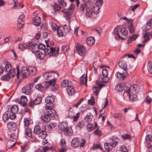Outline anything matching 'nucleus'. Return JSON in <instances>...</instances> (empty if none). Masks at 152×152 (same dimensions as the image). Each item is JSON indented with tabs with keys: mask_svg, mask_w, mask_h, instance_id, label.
<instances>
[{
	"mask_svg": "<svg viewBox=\"0 0 152 152\" xmlns=\"http://www.w3.org/2000/svg\"><path fill=\"white\" fill-rule=\"evenodd\" d=\"M102 75H100L99 77V81L101 83H106L109 80L107 77L108 75L107 70L106 69H103L102 71Z\"/></svg>",
	"mask_w": 152,
	"mask_h": 152,
	"instance_id": "5",
	"label": "nucleus"
},
{
	"mask_svg": "<svg viewBox=\"0 0 152 152\" xmlns=\"http://www.w3.org/2000/svg\"><path fill=\"white\" fill-rule=\"evenodd\" d=\"M18 46L19 48L23 50L26 48L27 47H28V45H27L25 43L20 44Z\"/></svg>",
	"mask_w": 152,
	"mask_h": 152,
	"instance_id": "53",
	"label": "nucleus"
},
{
	"mask_svg": "<svg viewBox=\"0 0 152 152\" xmlns=\"http://www.w3.org/2000/svg\"><path fill=\"white\" fill-rule=\"evenodd\" d=\"M62 29L63 28L64 31L66 33H68L71 30V28L69 26H67L66 24L61 26Z\"/></svg>",
	"mask_w": 152,
	"mask_h": 152,
	"instance_id": "38",
	"label": "nucleus"
},
{
	"mask_svg": "<svg viewBox=\"0 0 152 152\" xmlns=\"http://www.w3.org/2000/svg\"><path fill=\"white\" fill-rule=\"evenodd\" d=\"M93 12L95 14H98L99 12V10L100 8L99 6L93 7Z\"/></svg>",
	"mask_w": 152,
	"mask_h": 152,
	"instance_id": "49",
	"label": "nucleus"
},
{
	"mask_svg": "<svg viewBox=\"0 0 152 152\" xmlns=\"http://www.w3.org/2000/svg\"><path fill=\"white\" fill-rule=\"evenodd\" d=\"M8 129L11 131H15L17 128L16 123L13 121H10L8 122L7 124Z\"/></svg>",
	"mask_w": 152,
	"mask_h": 152,
	"instance_id": "15",
	"label": "nucleus"
},
{
	"mask_svg": "<svg viewBox=\"0 0 152 152\" xmlns=\"http://www.w3.org/2000/svg\"><path fill=\"white\" fill-rule=\"evenodd\" d=\"M87 128L89 132H91L94 129L93 124L91 123L88 124L87 126Z\"/></svg>",
	"mask_w": 152,
	"mask_h": 152,
	"instance_id": "55",
	"label": "nucleus"
},
{
	"mask_svg": "<svg viewBox=\"0 0 152 152\" xmlns=\"http://www.w3.org/2000/svg\"><path fill=\"white\" fill-rule=\"evenodd\" d=\"M104 86V84H100L98 85V86H95L93 89L94 93L97 96L100 88Z\"/></svg>",
	"mask_w": 152,
	"mask_h": 152,
	"instance_id": "22",
	"label": "nucleus"
},
{
	"mask_svg": "<svg viewBox=\"0 0 152 152\" xmlns=\"http://www.w3.org/2000/svg\"><path fill=\"white\" fill-rule=\"evenodd\" d=\"M60 145L62 148H65L66 145V141L64 139H61L60 141Z\"/></svg>",
	"mask_w": 152,
	"mask_h": 152,
	"instance_id": "58",
	"label": "nucleus"
},
{
	"mask_svg": "<svg viewBox=\"0 0 152 152\" xmlns=\"http://www.w3.org/2000/svg\"><path fill=\"white\" fill-rule=\"evenodd\" d=\"M50 56L52 55L55 56H57L58 53V51L57 50H56L54 48H50Z\"/></svg>",
	"mask_w": 152,
	"mask_h": 152,
	"instance_id": "34",
	"label": "nucleus"
},
{
	"mask_svg": "<svg viewBox=\"0 0 152 152\" xmlns=\"http://www.w3.org/2000/svg\"><path fill=\"white\" fill-rule=\"evenodd\" d=\"M152 136L151 134H148L145 137V141L148 144H150L152 141Z\"/></svg>",
	"mask_w": 152,
	"mask_h": 152,
	"instance_id": "42",
	"label": "nucleus"
},
{
	"mask_svg": "<svg viewBox=\"0 0 152 152\" xmlns=\"http://www.w3.org/2000/svg\"><path fill=\"white\" fill-rule=\"evenodd\" d=\"M68 127V124L66 122H62L58 125V129L61 131H64Z\"/></svg>",
	"mask_w": 152,
	"mask_h": 152,
	"instance_id": "17",
	"label": "nucleus"
},
{
	"mask_svg": "<svg viewBox=\"0 0 152 152\" xmlns=\"http://www.w3.org/2000/svg\"><path fill=\"white\" fill-rule=\"evenodd\" d=\"M10 141L14 142L16 140V136L14 134H12L10 135Z\"/></svg>",
	"mask_w": 152,
	"mask_h": 152,
	"instance_id": "61",
	"label": "nucleus"
},
{
	"mask_svg": "<svg viewBox=\"0 0 152 152\" xmlns=\"http://www.w3.org/2000/svg\"><path fill=\"white\" fill-rule=\"evenodd\" d=\"M56 124L54 122H50L49 124L46 126H43L44 129L46 132L48 133H50L52 131V130L55 128L56 126Z\"/></svg>",
	"mask_w": 152,
	"mask_h": 152,
	"instance_id": "8",
	"label": "nucleus"
},
{
	"mask_svg": "<svg viewBox=\"0 0 152 152\" xmlns=\"http://www.w3.org/2000/svg\"><path fill=\"white\" fill-rule=\"evenodd\" d=\"M128 75V73L126 72L123 73L117 72L115 74L118 79L120 80H124L126 78V76Z\"/></svg>",
	"mask_w": 152,
	"mask_h": 152,
	"instance_id": "16",
	"label": "nucleus"
},
{
	"mask_svg": "<svg viewBox=\"0 0 152 152\" xmlns=\"http://www.w3.org/2000/svg\"><path fill=\"white\" fill-rule=\"evenodd\" d=\"M42 130L39 126L37 125L35 126L34 128L33 131L34 133L36 135L39 134L41 132Z\"/></svg>",
	"mask_w": 152,
	"mask_h": 152,
	"instance_id": "33",
	"label": "nucleus"
},
{
	"mask_svg": "<svg viewBox=\"0 0 152 152\" xmlns=\"http://www.w3.org/2000/svg\"><path fill=\"white\" fill-rule=\"evenodd\" d=\"M76 50L80 56H83L86 53V50L83 45H80L79 44L77 43L76 45Z\"/></svg>",
	"mask_w": 152,
	"mask_h": 152,
	"instance_id": "6",
	"label": "nucleus"
},
{
	"mask_svg": "<svg viewBox=\"0 0 152 152\" xmlns=\"http://www.w3.org/2000/svg\"><path fill=\"white\" fill-rule=\"evenodd\" d=\"M120 32L122 35L126 36L128 35V31L126 28L124 27L122 28L120 26Z\"/></svg>",
	"mask_w": 152,
	"mask_h": 152,
	"instance_id": "31",
	"label": "nucleus"
},
{
	"mask_svg": "<svg viewBox=\"0 0 152 152\" xmlns=\"http://www.w3.org/2000/svg\"><path fill=\"white\" fill-rule=\"evenodd\" d=\"M64 134L66 136H70L72 134V131L71 129L68 127L64 131Z\"/></svg>",
	"mask_w": 152,
	"mask_h": 152,
	"instance_id": "35",
	"label": "nucleus"
},
{
	"mask_svg": "<svg viewBox=\"0 0 152 152\" xmlns=\"http://www.w3.org/2000/svg\"><path fill=\"white\" fill-rule=\"evenodd\" d=\"M28 71L30 74L34 75L35 74L37 69L34 66H29L28 67Z\"/></svg>",
	"mask_w": 152,
	"mask_h": 152,
	"instance_id": "30",
	"label": "nucleus"
},
{
	"mask_svg": "<svg viewBox=\"0 0 152 152\" xmlns=\"http://www.w3.org/2000/svg\"><path fill=\"white\" fill-rule=\"evenodd\" d=\"M4 70L5 72L10 73L13 72L14 74H15V69H12L11 65L10 63L7 62L5 65Z\"/></svg>",
	"mask_w": 152,
	"mask_h": 152,
	"instance_id": "12",
	"label": "nucleus"
},
{
	"mask_svg": "<svg viewBox=\"0 0 152 152\" xmlns=\"http://www.w3.org/2000/svg\"><path fill=\"white\" fill-rule=\"evenodd\" d=\"M115 89L117 92H121L124 89V87L122 84H118L116 85Z\"/></svg>",
	"mask_w": 152,
	"mask_h": 152,
	"instance_id": "28",
	"label": "nucleus"
},
{
	"mask_svg": "<svg viewBox=\"0 0 152 152\" xmlns=\"http://www.w3.org/2000/svg\"><path fill=\"white\" fill-rule=\"evenodd\" d=\"M74 89L71 86H69L67 88V92L69 95H72L75 93Z\"/></svg>",
	"mask_w": 152,
	"mask_h": 152,
	"instance_id": "32",
	"label": "nucleus"
},
{
	"mask_svg": "<svg viewBox=\"0 0 152 152\" xmlns=\"http://www.w3.org/2000/svg\"><path fill=\"white\" fill-rule=\"evenodd\" d=\"M39 52V53L36 55L37 58L39 59H43L45 57V54L42 52Z\"/></svg>",
	"mask_w": 152,
	"mask_h": 152,
	"instance_id": "45",
	"label": "nucleus"
},
{
	"mask_svg": "<svg viewBox=\"0 0 152 152\" xmlns=\"http://www.w3.org/2000/svg\"><path fill=\"white\" fill-rule=\"evenodd\" d=\"M94 134L98 136H101L102 133L101 131H100L98 127H97L96 130L94 132Z\"/></svg>",
	"mask_w": 152,
	"mask_h": 152,
	"instance_id": "46",
	"label": "nucleus"
},
{
	"mask_svg": "<svg viewBox=\"0 0 152 152\" xmlns=\"http://www.w3.org/2000/svg\"><path fill=\"white\" fill-rule=\"evenodd\" d=\"M95 40L93 37L88 38L86 39V42L87 44L90 46H92L95 42Z\"/></svg>",
	"mask_w": 152,
	"mask_h": 152,
	"instance_id": "26",
	"label": "nucleus"
},
{
	"mask_svg": "<svg viewBox=\"0 0 152 152\" xmlns=\"http://www.w3.org/2000/svg\"><path fill=\"white\" fill-rule=\"evenodd\" d=\"M32 23L33 24L36 26L40 25L41 22V19L39 17L36 16L33 18Z\"/></svg>",
	"mask_w": 152,
	"mask_h": 152,
	"instance_id": "20",
	"label": "nucleus"
},
{
	"mask_svg": "<svg viewBox=\"0 0 152 152\" xmlns=\"http://www.w3.org/2000/svg\"><path fill=\"white\" fill-rule=\"evenodd\" d=\"M56 30L58 36L61 37L63 36V33L62 28L61 29L60 27H57L56 29Z\"/></svg>",
	"mask_w": 152,
	"mask_h": 152,
	"instance_id": "44",
	"label": "nucleus"
},
{
	"mask_svg": "<svg viewBox=\"0 0 152 152\" xmlns=\"http://www.w3.org/2000/svg\"><path fill=\"white\" fill-rule=\"evenodd\" d=\"M21 76L23 78H26L29 76L30 72L28 71V67L26 66H22L20 71Z\"/></svg>",
	"mask_w": 152,
	"mask_h": 152,
	"instance_id": "10",
	"label": "nucleus"
},
{
	"mask_svg": "<svg viewBox=\"0 0 152 152\" xmlns=\"http://www.w3.org/2000/svg\"><path fill=\"white\" fill-rule=\"evenodd\" d=\"M110 140V144L113 148L115 147L119 141V139L116 137H113Z\"/></svg>",
	"mask_w": 152,
	"mask_h": 152,
	"instance_id": "13",
	"label": "nucleus"
},
{
	"mask_svg": "<svg viewBox=\"0 0 152 152\" xmlns=\"http://www.w3.org/2000/svg\"><path fill=\"white\" fill-rule=\"evenodd\" d=\"M75 7V4L72 3L68 9H64L62 10V12L64 13V16L67 20H69L71 19V16L72 14L73 9Z\"/></svg>",
	"mask_w": 152,
	"mask_h": 152,
	"instance_id": "4",
	"label": "nucleus"
},
{
	"mask_svg": "<svg viewBox=\"0 0 152 152\" xmlns=\"http://www.w3.org/2000/svg\"><path fill=\"white\" fill-rule=\"evenodd\" d=\"M138 35L135 34L131 37L128 40V43H131L133 40H135L138 37Z\"/></svg>",
	"mask_w": 152,
	"mask_h": 152,
	"instance_id": "51",
	"label": "nucleus"
},
{
	"mask_svg": "<svg viewBox=\"0 0 152 152\" xmlns=\"http://www.w3.org/2000/svg\"><path fill=\"white\" fill-rule=\"evenodd\" d=\"M118 65L119 67L126 71L127 69L126 62L122 60L118 62Z\"/></svg>",
	"mask_w": 152,
	"mask_h": 152,
	"instance_id": "19",
	"label": "nucleus"
},
{
	"mask_svg": "<svg viewBox=\"0 0 152 152\" xmlns=\"http://www.w3.org/2000/svg\"><path fill=\"white\" fill-rule=\"evenodd\" d=\"M10 116H11V115L10 111H7L6 112L3 116L2 119L3 121L4 122H6L9 118L11 120L13 119H12L10 118Z\"/></svg>",
	"mask_w": 152,
	"mask_h": 152,
	"instance_id": "18",
	"label": "nucleus"
},
{
	"mask_svg": "<svg viewBox=\"0 0 152 152\" xmlns=\"http://www.w3.org/2000/svg\"><path fill=\"white\" fill-rule=\"evenodd\" d=\"M128 23L130 24L128 27L129 31L130 33L133 34L135 31V29L133 26V23L132 20L131 19L129 20Z\"/></svg>",
	"mask_w": 152,
	"mask_h": 152,
	"instance_id": "25",
	"label": "nucleus"
},
{
	"mask_svg": "<svg viewBox=\"0 0 152 152\" xmlns=\"http://www.w3.org/2000/svg\"><path fill=\"white\" fill-rule=\"evenodd\" d=\"M15 75V74H14L13 72L10 73L7 72V74L2 76L1 77V79L2 80L8 81L10 78L13 77Z\"/></svg>",
	"mask_w": 152,
	"mask_h": 152,
	"instance_id": "14",
	"label": "nucleus"
},
{
	"mask_svg": "<svg viewBox=\"0 0 152 152\" xmlns=\"http://www.w3.org/2000/svg\"><path fill=\"white\" fill-rule=\"evenodd\" d=\"M103 0H98L96 1V3L97 6L99 7L100 6L102 5L103 4Z\"/></svg>",
	"mask_w": 152,
	"mask_h": 152,
	"instance_id": "63",
	"label": "nucleus"
},
{
	"mask_svg": "<svg viewBox=\"0 0 152 152\" xmlns=\"http://www.w3.org/2000/svg\"><path fill=\"white\" fill-rule=\"evenodd\" d=\"M88 5V3H81L79 7V10L82 12H83L86 7Z\"/></svg>",
	"mask_w": 152,
	"mask_h": 152,
	"instance_id": "36",
	"label": "nucleus"
},
{
	"mask_svg": "<svg viewBox=\"0 0 152 152\" xmlns=\"http://www.w3.org/2000/svg\"><path fill=\"white\" fill-rule=\"evenodd\" d=\"M69 85V81L68 80H64L62 81L61 83V87L64 88L67 86L68 87Z\"/></svg>",
	"mask_w": 152,
	"mask_h": 152,
	"instance_id": "48",
	"label": "nucleus"
},
{
	"mask_svg": "<svg viewBox=\"0 0 152 152\" xmlns=\"http://www.w3.org/2000/svg\"><path fill=\"white\" fill-rule=\"evenodd\" d=\"M121 151L124 152H128V150L126 146H122L121 148Z\"/></svg>",
	"mask_w": 152,
	"mask_h": 152,
	"instance_id": "64",
	"label": "nucleus"
},
{
	"mask_svg": "<svg viewBox=\"0 0 152 152\" xmlns=\"http://www.w3.org/2000/svg\"><path fill=\"white\" fill-rule=\"evenodd\" d=\"M25 132L24 134L29 137L32 138V130L29 127L25 128Z\"/></svg>",
	"mask_w": 152,
	"mask_h": 152,
	"instance_id": "24",
	"label": "nucleus"
},
{
	"mask_svg": "<svg viewBox=\"0 0 152 152\" xmlns=\"http://www.w3.org/2000/svg\"><path fill=\"white\" fill-rule=\"evenodd\" d=\"M51 74L49 73L46 72L43 75V77L46 80L49 79V78H50L51 77Z\"/></svg>",
	"mask_w": 152,
	"mask_h": 152,
	"instance_id": "57",
	"label": "nucleus"
},
{
	"mask_svg": "<svg viewBox=\"0 0 152 152\" xmlns=\"http://www.w3.org/2000/svg\"><path fill=\"white\" fill-rule=\"evenodd\" d=\"M36 88L41 92H43L45 90V87L41 84H37L35 86Z\"/></svg>",
	"mask_w": 152,
	"mask_h": 152,
	"instance_id": "40",
	"label": "nucleus"
},
{
	"mask_svg": "<svg viewBox=\"0 0 152 152\" xmlns=\"http://www.w3.org/2000/svg\"><path fill=\"white\" fill-rule=\"evenodd\" d=\"M39 134L41 138L44 139L46 136L47 133L43 129H42L41 132H40V133Z\"/></svg>",
	"mask_w": 152,
	"mask_h": 152,
	"instance_id": "43",
	"label": "nucleus"
},
{
	"mask_svg": "<svg viewBox=\"0 0 152 152\" xmlns=\"http://www.w3.org/2000/svg\"><path fill=\"white\" fill-rule=\"evenodd\" d=\"M93 116L92 115H87L85 117V120L86 122H90L93 119Z\"/></svg>",
	"mask_w": 152,
	"mask_h": 152,
	"instance_id": "37",
	"label": "nucleus"
},
{
	"mask_svg": "<svg viewBox=\"0 0 152 152\" xmlns=\"http://www.w3.org/2000/svg\"><path fill=\"white\" fill-rule=\"evenodd\" d=\"M61 6L58 5L56 3H54L53 6V8L54 11H60L61 9Z\"/></svg>",
	"mask_w": 152,
	"mask_h": 152,
	"instance_id": "39",
	"label": "nucleus"
},
{
	"mask_svg": "<svg viewBox=\"0 0 152 152\" xmlns=\"http://www.w3.org/2000/svg\"><path fill=\"white\" fill-rule=\"evenodd\" d=\"M93 146V149H99L100 150H102L103 149L101 145L99 144L95 145Z\"/></svg>",
	"mask_w": 152,
	"mask_h": 152,
	"instance_id": "59",
	"label": "nucleus"
},
{
	"mask_svg": "<svg viewBox=\"0 0 152 152\" xmlns=\"http://www.w3.org/2000/svg\"><path fill=\"white\" fill-rule=\"evenodd\" d=\"M139 90V87L137 84H133L131 86L127 91H125L123 96L124 98H128L131 102H133L137 100V95L136 94Z\"/></svg>",
	"mask_w": 152,
	"mask_h": 152,
	"instance_id": "2",
	"label": "nucleus"
},
{
	"mask_svg": "<svg viewBox=\"0 0 152 152\" xmlns=\"http://www.w3.org/2000/svg\"><path fill=\"white\" fill-rule=\"evenodd\" d=\"M58 3L59 4V6H61V7L64 8L67 5L66 2H65L64 0H58Z\"/></svg>",
	"mask_w": 152,
	"mask_h": 152,
	"instance_id": "41",
	"label": "nucleus"
},
{
	"mask_svg": "<svg viewBox=\"0 0 152 152\" xmlns=\"http://www.w3.org/2000/svg\"><path fill=\"white\" fill-rule=\"evenodd\" d=\"M28 48L34 53H36L39 52L38 45L35 44H32V43L30 42L28 44Z\"/></svg>",
	"mask_w": 152,
	"mask_h": 152,
	"instance_id": "11",
	"label": "nucleus"
},
{
	"mask_svg": "<svg viewBox=\"0 0 152 152\" xmlns=\"http://www.w3.org/2000/svg\"><path fill=\"white\" fill-rule=\"evenodd\" d=\"M24 124L25 128L29 127V121L28 119L27 118H25L24 120Z\"/></svg>",
	"mask_w": 152,
	"mask_h": 152,
	"instance_id": "54",
	"label": "nucleus"
},
{
	"mask_svg": "<svg viewBox=\"0 0 152 152\" xmlns=\"http://www.w3.org/2000/svg\"><path fill=\"white\" fill-rule=\"evenodd\" d=\"M22 91L23 93L26 95L30 94V90L27 87H25L22 88Z\"/></svg>",
	"mask_w": 152,
	"mask_h": 152,
	"instance_id": "52",
	"label": "nucleus"
},
{
	"mask_svg": "<svg viewBox=\"0 0 152 152\" xmlns=\"http://www.w3.org/2000/svg\"><path fill=\"white\" fill-rule=\"evenodd\" d=\"M120 26H117L114 29L113 32L115 36L118 37L119 39H121L122 40L124 39H125L123 38L119 34V31H120Z\"/></svg>",
	"mask_w": 152,
	"mask_h": 152,
	"instance_id": "21",
	"label": "nucleus"
},
{
	"mask_svg": "<svg viewBox=\"0 0 152 152\" xmlns=\"http://www.w3.org/2000/svg\"><path fill=\"white\" fill-rule=\"evenodd\" d=\"M42 98L41 97H37L34 100L31 99L28 103V105L31 107H33L34 105L39 104L41 102Z\"/></svg>",
	"mask_w": 152,
	"mask_h": 152,
	"instance_id": "7",
	"label": "nucleus"
},
{
	"mask_svg": "<svg viewBox=\"0 0 152 152\" xmlns=\"http://www.w3.org/2000/svg\"><path fill=\"white\" fill-rule=\"evenodd\" d=\"M18 108L17 105H14L12 106L10 111L11 115L10 118L12 119H14L15 118V114L18 112Z\"/></svg>",
	"mask_w": 152,
	"mask_h": 152,
	"instance_id": "9",
	"label": "nucleus"
},
{
	"mask_svg": "<svg viewBox=\"0 0 152 152\" xmlns=\"http://www.w3.org/2000/svg\"><path fill=\"white\" fill-rule=\"evenodd\" d=\"M87 73L84 77V74L82 75L80 79V83L81 85H83L86 83V86H87Z\"/></svg>",
	"mask_w": 152,
	"mask_h": 152,
	"instance_id": "23",
	"label": "nucleus"
},
{
	"mask_svg": "<svg viewBox=\"0 0 152 152\" xmlns=\"http://www.w3.org/2000/svg\"><path fill=\"white\" fill-rule=\"evenodd\" d=\"M55 100V97L53 96H49L45 98V102L46 103L45 106L46 109L44 111V115L40 117L43 121L49 122L51 120V117L55 114V110L52 109L53 107V103Z\"/></svg>",
	"mask_w": 152,
	"mask_h": 152,
	"instance_id": "1",
	"label": "nucleus"
},
{
	"mask_svg": "<svg viewBox=\"0 0 152 152\" xmlns=\"http://www.w3.org/2000/svg\"><path fill=\"white\" fill-rule=\"evenodd\" d=\"M84 125V122L83 121H79L76 125L77 129H81L83 128Z\"/></svg>",
	"mask_w": 152,
	"mask_h": 152,
	"instance_id": "50",
	"label": "nucleus"
},
{
	"mask_svg": "<svg viewBox=\"0 0 152 152\" xmlns=\"http://www.w3.org/2000/svg\"><path fill=\"white\" fill-rule=\"evenodd\" d=\"M28 142H27L24 143L23 146L22 147V149H23L24 151H25L27 150L28 148Z\"/></svg>",
	"mask_w": 152,
	"mask_h": 152,
	"instance_id": "62",
	"label": "nucleus"
},
{
	"mask_svg": "<svg viewBox=\"0 0 152 152\" xmlns=\"http://www.w3.org/2000/svg\"><path fill=\"white\" fill-rule=\"evenodd\" d=\"M42 52L43 53H44L45 55H47L49 54L50 55V48H46L45 47V49H44L43 50Z\"/></svg>",
	"mask_w": 152,
	"mask_h": 152,
	"instance_id": "60",
	"label": "nucleus"
},
{
	"mask_svg": "<svg viewBox=\"0 0 152 152\" xmlns=\"http://www.w3.org/2000/svg\"><path fill=\"white\" fill-rule=\"evenodd\" d=\"M151 26H152V18L147 22L146 26L145 28L143 27V30L145 31H147L149 29Z\"/></svg>",
	"mask_w": 152,
	"mask_h": 152,
	"instance_id": "29",
	"label": "nucleus"
},
{
	"mask_svg": "<svg viewBox=\"0 0 152 152\" xmlns=\"http://www.w3.org/2000/svg\"><path fill=\"white\" fill-rule=\"evenodd\" d=\"M85 139H81L80 141L79 139L77 137H74L72 140L71 145L73 147L76 148L80 146L81 148L84 147L86 143Z\"/></svg>",
	"mask_w": 152,
	"mask_h": 152,
	"instance_id": "3",
	"label": "nucleus"
},
{
	"mask_svg": "<svg viewBox=\"0 0 152 152\" xmlns=\"http://www.w3.org/2000/svg\"><path fill=\"white\" fill-rule=\"evenodd\" d=\"M104 147L106 150L108 151H110L113 148L111 145H110V143H109L107 142L105 143Z\"/></svg>",
	"mask_w": 152,
	"mask_h": 152,
	"instance_id": "47",
	"label": "nucleus"
},
{
	"mask_svg": "<svg viewBox=\"0 0 152 152\" xmlns=\"http://www.w3.org/2000/svg\"><path fill=\"white\" fill-rule=\"evenodd\" d=\"M147 67L149 72L150 73L152 74V66L151 62L150 61L148 62Z\"/></svg>",
	"mask_w": 152,
	"mask_h": 152,
	"instance_id": "56",
	"label": "nucleus"
},
{
	"mask_svg": "<svg viewBox=\"0 0 152 152\" xmlns=\"http://www.w3.org/2000/svg\"><path fill=\"white\" fill-rule=\"evenodd\" d=\"M93 9L90 7H87L86 9V15L89 17H91L93 15Z\"/></svg>",
	"mask_w": 152,
	"mask_h": 152,
	"instance_id": "27",
	"label": "nucleus"
}]
</instances>
